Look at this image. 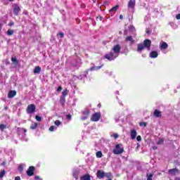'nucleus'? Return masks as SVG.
<instances>
[{"label": "nucleus", "mask_w": 180, "mask_h": 180, "mask_svg": "<svg viewBox=\"0 0 180 180\" xmlns=\"http://www.w3.org/2000/svg\"><path fill=\"white\" fill-rule=\"evenodd\" d=\"M8 1H10L11 2H12V1H13V0H8Z\"/></svg>", "instance_id": "nucleus-51"}, {"label": "nucleus", "mask_w": 180, "mask_h": 180, "mask_svg": "<svg viewBox=\"0 0 180 180\" xmlns=\"http://www.w3.org/2000/svg\"><path fill=\"white\" fill-rule=\"evenodd\" d=\"M67 119H68V120H71V115H67Z\"/></svg>", "instance_id": "nucleus-42"}, {"label": "nucleus", "mask_w": 180, "mask_h": 180, "mask_svg": "<svg viewBox=\"0 0 180 180\" xmlns=\"http://www.w3.org/2000/svg\"><path fill=\"white\" fill-rule=\"evenodd\" d=\"M81 180H91L89 175H84L81 178Z\"/></svg>", "instance_id": "nucleus-23"}, {"label": "nucleus", "mask_w": 180, "mask_h": 180, "mask_svg": "<svg viewBox=\"0 0 180 180\" xmlns=\"http://www.w3.org/2000/svg\"><path fill=\"white\" fill-rule=\"evenodd\" d=\"M5 129H6V125H5L4 124H0V130H1V131H4V130H5Z\"/></svg>", "instance_id": "nucleus-27"}, {"label": "nucleus", "mask_w": 180, "mask_h": 180, "mask_svg": "<svg viewBox=\"0 0 180 180\" xmlns=\"http://www.w3.org/2000/svg\"><path fill=\"white\" fill-rule=\"evenodd\" d=\"M126 41H130L131 43H133V37L131 36H129L126 38Z\"/></svg>", "instance_id": "nucleus-24"}, {"label": "nucleus", "mask_w": 180, "mask_h": 180, "mask_svg": "<svg viewBox=\"0 0 180 180\" xmlns=\"http://www.w3.org/2000/svg\"><path fill=\"white\" fill-rule=\"evenodd\" d=\"M117 94H119V91H117Z\"/></svg>", "instance_id": "nucleus-52"}, {"label": "nucleus", "mask_w": 180, "mask_h": 180, "mask_svg": "<svg viewBox=\"0 0 180 180\" xmlns=\"http://www.w3.org/2000/svg\"><path fill=\"white\" fill-rule=\"evenodd\" d=\"M176 180H180V178H176Z\"/></svg>", "instance_id": "nucleus-50"}, {"label": "nucleus", "mask_w": 180, "mask_h": 180, "mask_svg": "<svg viewBox=\"0 0 180 180\" xmlns=\"http://www.w3.org/2000/svg\"><path fill=\"white\" fill-rule=\"evenodd\" d=\"M162 143H164V139H160L158 141L157 144H162Z\"/></svg>", "instance_id": "nucleus-36"}, {"label": "nucleus", "mask_w": 180, "mask_h": 180, "mask_svg": "<svg viewBox=\"0 0 180 180\" xmlns=\"http://www.w3.org/2000/svg\"><path fill=\"white\" fill-rule=\"evenodd\" d=\"M83 115H84V116H89V110L85 109L83 111Z\"/></svg>", "instance_id": "nucleus-25"}, {"label": "nucleus", "mask_w": 180, "mask_h": 180, "mask_svg": "<svg viewBox=\"0 0 180 180\" xmlns=\"http://www.w3.org/2000/svg\"><path fill=\"white\" fill-rule=\"evenodd\" d=\"M7 34L8 36H12V34H13V30H8L7 31Z\"/></svg>", "instance_id": "nucleus-29"}, {"label": "nucleus", "mask_w": 180, "mask_h": 180, "mask_svg": "<svg viewBox=\"0 0 180 180\" xmlns=\"http://www.w3.org/2000/svg\"><path fill=\"white\" fill-rule=\"evenodd\" d=\"M139 126H141V127L143 126V127H146L147 126V123L146 122H140Z\"/></svg>", "instance_id": "nucleus-35"}, {"label": "nucleus", "mask_w": 180, "mask_h": 180, "mask_svg": "<svg viewBox=\"0 0 180 180\" xmlns=\"http://www.w3.org/2000/svg\"><path fill=\"white\" fill-rule=\"evenodd\" d=\"M68 94V90L65 89L62 92V95L63 96H67V95Z\"/></svg>", "instance_id": "nucleus-31"}, {"label": "nucleus", "mask_w": 180, "mask_h": 180, "mask_svg": "<svg viewBox=\"0 0 180 180\" xmlns=\"http://www.w3.org/2000/svg\"><path fill=\"white\" fill-rule=\"evenodd\" d=\"M41 71V68L39 66H36L34 69V74H40V72Z\"/></svg>", "instance_id": "nucleus-16"}, {"label": "nucleus", "mask_w": 180, "mask_h": 180, "mask_svg": "<svg viewBox=\"0 0 180 180\" xmlns=\"http://www.w3.org/2000/svg\"><path fill=\"white\" fill-rule=\"evenodd\" d=\"M146 33L148 34V33H150V31H149V30H147V31H146Z\"/></svg>", "instance_id": "nucleus-48"}, {"label": "nucleus", "mask_w": 180, "mask_h": 180, "mask_svg": "<svg viewBox=\"0 0 180 180\" xmlns=\"http://www.w3.org/2000/svg\"><path fill=\"white\" fill-rule=\"evenodd\" d=\"M136 140H137V141H141V136H138L136 137Z\"/></svg>", "instance_id": "nucleus-40"}, {"label": "nucleus", "mask_w": 180, "mask_h": 180, "mask_svg": "<svg viewBox=\"0 0 180 180\" xmlns=\"http://www.w3.org/2000/svg\"><path fill=\"white\" fill-rule=\"evenodd\" d=\"M26 110L28 115L34 113V112H36V105L34 104H30L27 105Z\"/></svg>", "instance_id": "nucleus-5"}, {"label": "nucleus", "mask_w": 180, "mask_h": 180, "mask_svg": "<svg viewBox=\"0 0 180 180\" xmlns=\"http://www.w3.org/2000/svg\"><path fill=\"white\" fill-rule=\"evenodd\" d=\"M101 112H96L92 115L91 120L92 122H99V120L101 119Z\"/></svg>", "instance_id": "nucleus-6"}, {"label": "nucleus", "mask_w": 180, "mask_h": 180, "mask_svg": "<svg viewBox=\"0 0 180 180\" xmlns=\"http://www.w3.org/2000/svg\"><path fill=\"white\" fill-rule=\"evenodd\" d=\"M62 89H63V88L61 86H58L57 91L60 92V91H61Z\"/></svg>", "instance_id": "nucleus-41"}, {"label": "nucleus", "mask_w": 180, "mask_h": 180, "mask_svg": "<svg viewBox=\"0 0 180 180\" xmlns=\"http://www.w3.org/2000/svg\"><path fill=\"white\" fill-rule=\"evenodd\" d=\"M137 137V131L135 129H131V139L132 140H134Z\"/></svg>", "instance_id": "nucleus-12"}, {"label": "nucleus", "mask_w": 180, "mask_h": 180, "mask_svg": "<svg viewBox=\"0 0 180 180\" xmlns=\"http://www.w3.org/2000/svg\"><path fill=\"white\" fill-rule=\"evenodd\" d=\"M160 50H166V49H168V44H167V42L162 41L160 44Z\"/></svg>", "instance_id": "nucleus-11"}, {"label": "nucleus", "mask_w": 180, "mask_h": 180, "mask_svg": "<svg viewBox=\"0 0 180 180\" xmlns=\"http://www.w3.org/2000/svg\"><path fill=\"white\" fill-rule=\"evenodd\" d=\"M19 12H20V7L19 6H15L13 8V13L14 14L18 16L19 15Z\"/></svg>", "instance_id": "nucleus-13"}, {"label": "nucleus", "mask_w": 180, "mask_h": 180, "mask_svg": "<svg viewBox=\"0 0 180 180\" xmlns=\"http://www.w3.org/2000/svg\"><path fill=\"white\" fill-rule=\"evenodd\" d=\"M120 19H123V15H120Z\"/></svg>", "instance_id": "nucleus-46"}, {"label": "nucleus", "mask_w": 180, "mask_h": 180, "mask_svg": "<svg viewBox=\"0 0 180 180\" xmlns=\"http://www.w3.org/2000/svg\"><path fill=\"white\" fill-rule=\"evenodd\" d=\"M136 6V0H129L128 2V8L130 9H134V7Z\"/></svg>", "instance_id": "nucleus-8"}, {"label": "nucleus", "mask_w": 180, "mask_h": 180, "mask_svg": "<svg viewBox=\"0 0 180 180\" xmlns=\"http://www.w3.org/2000/svg\"><path fill=\"white\" fill-rule=\"evenodd\" d=\"M11 61L15 64V65H18L19 61H18V59L16 58V56L12 57L11 58Z\"/></svg>", "instance_id": "nucleus-20"}, {"label": "nucleus", "mask_w": 180, "mask_h": 180, "mask_svg": "<svg viewBox=\"0 0 180 180\" xmlns=\"http://www.w3.org/2000/svg\"><path fill=\"white\" fill-rule=\"evenodd\" d=\"M82 120H86V119H88V115H84L83 117H82Z\"/></svg>", "instance_id": "nucleus-39"}, {"label": "nucleus", "mask_w": 180, "mask_h": 180, "mask_svg": "<svg viewBox=\"0 0 180 180\" xmlns=\"http://www.w3.org/2000/svg\"><path fill=\"white\" fill-rule=\"evenodd\" d=\"M96 176H97V178H98V179H103V178H105V176H106V178H109V176H110V174H108L105 173V172H103V170H98V172L96 173Z\"/></svg>", "instance_id": "nucleus-4"}, {"label": "nucleus", "mask_w": 180, "mask_h": 180, "mask_svg": "<svg viewBox=\"0 0 180 180\" xmlns=\"http://www.w3.org/2000/svg\"><path fill=\"white\" fill-rule=\"evenodd\" d=\"M147 180H153V174H147Z\"/></svg>", "instance_id": "nucleus-28"}, {"label": "nucleus", "mask_w": 180, "mask_h": 180, "mask_svg": "<svg viewBox=\"0 0 180 180\" xmlns=\"http://www.w3.org/2000/svg\"><path fill=\"white\" fill-rule=\"evenodd\" d=\"M123 151H124V149L122 144H117L115 148L112 150L113 154L115 155L122 154Z\"/></svg>", "instance_id": "nucleus-3"}, {"label": "nucleus", "mask_w": 180, "mask_h": 180, "mask_svg": "<svg viewBox=\"0 0 180 180\" xmlns=\"http://www.w3.org/2000/svg\"><path fill=\"white\" fill-rule=\"evenodd\" d=\"M15 180H20V177L17 176V177L15 178Z\"/></svg>", "instance_id": "nucleus-44"}, {"label": "nucleus", "mask_w": 180, "mask_h": 180, "mask_svg": "<svg viewBox=\"0 0 180 180\" xmlns=\"http://www.w3.org/2000/svg\"><path fill=\"white\" fill-rule=\"evenodd\" d=\"M54 130H57V128L54 126H51L49 127V131H54Z\"/></svg>", "instance_id": "nucleus-32"}, {"label": "nucleus", "mask_w": 180, "mask_h": 180, "mask_svg": "<svg viewBox=\"0 0 180 180\" xmlns=\"http://www.w3.org/2000/svg\"><path fill=\"white\" fill-rule=\"evenodd\" d=\"M117 9H119V5H116L115 6L112 7L110 11V13H116L117 12Z\"/></svg>", "instance_id": "nucleus-14"}, {"label": "nucleus", "mask_w": 180, "mask_h": 180, "mask_svg": "<svg viewBox=\"0 0 180 180\" xmlns=\"http://www.w3.org/2000/svg\"><path fill=\"white\" fill-rule=\"evenodd\" d=\"M15 96H16V91L11 90L8 92V98H9L10 99H12V98H15Z\"/></svg>", "instance_id": "nucleus-9"}, {"label": "nucleus", "mask_w": 180, "mask_h": 180, "mask_svg": "<svg viewBox=\"0 0 180 180\" xmlns=\"http://www.w3.org/2000/svg\"><path fill=\"white\" fill-rule=\"evenodd\" d=\"M35 119L37 120V122H41V117L39 115H36Z\"/></svg>", "instance_id": "nucleus-33"}, {"label": "nucleus", "mask_w": 180, "mask_h": 180, "mask_svg": "<svg viewBox=\"0 0 180 180\" xmlns=\"http://www.w3.org/2000/svg\"><path fill=\"white\" fill-rule=\"evenodd\" d=\"M35 179H40V177H39V176H36Z\"/></svg>", "instance_id": "nucleus-45"}, {"label": "nucleus", "mask_w": 180, "mask_h": 180, "mask_svg": "<svg viewBox=\"0 0 180 180\" xmlns=\"http://www.w3.org/2000/svg\"><path fill=\"white\" fill-rule=\"evenodd\" d=\"M121 49L122 48L120 47V45L119 44L115 45L112 47V52L111 51L105 54L104 56L105 58H106V60H108L109 61H113V60L119 57V54L120 53Z\"/></svg>", "instance_id": "nucleus-1"}, {"label": "nucleus", "mask_w": 180, "mask_h": 180, "mask_svg": "<svg viewBox=\"0 0 180 180\" xmlns=\"http://www.w3.org/2000/svg\"><path fill=\"white\" fill-rule=\"evenodd\" d=\"M111 137H113L114 139H117V137H119V135L117 134H111Z\"/></svg>", "instance_id": "nucleus-37"}, {"label": "nucleus", "mask_w": 180, "mask_h": 180, "mask_svg": "<svg viewBox=\"0 0 180 180\" xmlns=\"http://www.w3.org/2000/svg\"><path fill=\"white\" fill-rule=\"evenodd\" d=\"M54 124L58 127L60 126V124H61V122H60V120H56Z\"/></svg>", "instance_id": "nucleus-34"}, {"label": "nucleus", "mask_w": 180, "mask_h": 180, "mask_svg": "<svg viewBox=\"0 0 180 180\" xmlns=\"http://www.w3.org/2000/svg\"><path fill=\"white\" fill-rule=\"evenodd\" d=\"M151 46V41L150 39H145L143 44H138L137 52L141 53L142 50L144 49H148V51H150V47Z\"/></svg>", "instance_id": "nucleus-2"}, {"label": "nucleus", "mask_w": 180, "mask_h": 180, "mask_svg": "<svg viewBox=\"0 0 180 180\" xmlns=\"http://www.w3.org/2000/svg\"><path fill=\"white\" fill-rule=\"evenodd\" d=\"M154 116H155L156 117H161V112L158 110H155L154 111Z\"/></svg>", "instance_id": "nucleus-19"}, {"label": "nucleus", "mask_w": 180, "mask_h": 180, "mask_svg": "<svg viewBox=\"0 0 180 180\" xmlns=\"http://www.w3.org/2000/svg\"><path fill=\"white\" fill-rule=\"evenodd\" d=\"M1 28H2V25H1V23H0V30Z\"/></svg>", "instance_id": "nucleus-47"}, {"label": "nucleus", "mask_w": 180, "mask_h": 180, "mask_svg": "<svg viewBox=\"0 0 180 180\" xmlns=\"http://www.w3.org/2000/svg\"><path fill=\"white\" fill-rule=\"evenodd\" d=\"M58 36H59L60 39H63V37H64V33L60 32L58 34Z\"/></svg>", "instance_id": "nucleus-38"}, {"label": "nucleus", "mask_w": 180, "mask_h": 180, "mask_svg": "<svg viewBox=\"0 0 180 180\" xmlns=\"http://www.w3.org/2000/svg\"><path fill=\"white\" fill-rule=\"evenodd\" d=\"M1 165H5V162H3Z\"/></svg>", "instance_id": "nucleus-49"}, {"label": "nucleus", "mask_w": 180, "mask_h": 180, "mask_svg": "<svg viewBox=\"0 0 180 180\" xmlns=\"http://www.w3.org/2000/svg\"><path fill=\"white\" fill-rule=\"evenodd\" d=\"M96 156L97 157V158H102V152L101 151H98L96 153Z\"/></svg>", "instance_id": "nucleus-26"}, {"label": "nucleus", "mask_w": 180, "mask_h": 180, "mask_svg": "<svg viewBox=\"0 0 180 180\" xmlns=\"http://www.w3.org/2000/svg\"><path fill=\"white\" fill-rule=\"evenodd\" d=\"M27 174L28 176H32L34 174V167L31 166L29 167L28 170L27 171Z\"/></svg>", "instance_id": "nucleus-7"}, {"label": "nucleus", "mask_w": 180, "mask_h": 180, "mask_svg": "<svg viewBox=\"0 0 180 180\" xmlns=\"http://www.w3.org/2000/svg\"><path fill=\"white\" fill-rule=\"evenodd\" d=\"M18 131L20 134V133H22L23 134V136H26V132L27 131V130H26L24 128H18Z\"/></svg>", "instance_id": "nucleus-17"}, {"label": "nucleus", "mask_w": 180, "mask_h": 180, "mask_svg": "<svg viewBox=\"0 0 180 180\" xmlns=\"http://www.w3.org/2000/svg\"><path fill=\"white\" fill-rule=\"evenodd\" d=\"M176 19L177 20L180 19V13L176 15Z\"/></svg>", "instance_id": "nucleus-43"}, {"label": "nucleus", "mask_w": 180, "mask_h": 180, "mask_svg": "<svg viewBox=\"0 0 180 180\" xmlns=\"http://www.w3.org/2000/svg\"><path fill=\"white\" fill-rule=\"evenodd\" d=\"M78 174H79V171L78 170H74L73 171V176L77 179L78 178Z\"/></svg>", "instance_id": "nucleus-22"}, {"label": "nucleus", "mask_w": 180, "mask_h": 180, "mask_svg": "<svg viewBox=\"0 0 180 180\" xmlns=\"http://www.w3.org/2000/svg\"><path fill=\"white\" fill-rule=\"evenodd\" d=\"M101 68H102V66H93L89 69V70L90 71H96L98 70H101Z\"/></svg>", "instance_id": "nucleus-18"}, {"label": "nucleus", "mask_w": 180, "mask_h": 180, "mask_svg": "<svg viewBox=\"0 0 180 180\" xmlns=\"http://www.w3.org/2000/svg\"><path fill=\"white\" fill-rule=\"evenodd\" d=\"M37 126H39V124H37V122H34L32 124V125L30 126V129H32V130H34L36 129H37Z\"/></svg>", "instance_id": "nucleus-21"}, {"label": "nucleus", "mask_w": 180, "mask_h": 180, "mask_svg": "<svg viewBox=\"0 0 180 180\" xmlns=\"http://www.w3.org/2000/svg\"><path fill=\"white\" fill-rule=\"evenodd\" d=\"M5 174H6V172H5V170H2L1 172H0V178L5 176Z\"/></svg>", "instance_id": "nucleus-30"}, {"label": "nucleus", "mask_w": 180, "mask_h": 180, "mask_svg": "<svg viewBox=\"0 0 180 180\" xmlns=\"http://www.w3.org/2000/svg\"><path fill=\"white\" fill-rule=\"evenodd\" d=\"M179 172V170H178V169H176V168L171 169L169 170V174H170V175H173V176L176 175V174H178Z\"/></svg>", "instance_id": "nucleus-10"}, {"label": "nucleus", "mask_w": 180, "mask_h": 180, "mask_svg": "<svg viewBox=\"0 0 180 180\" xmlns=\"http://www.w3.org/2000/svg\"><path fill=\"white\" fill-rule=\"evenodd\" d=\"M150 57L151 58H157V57H158V53H157V51H152L150 54Z\"/></svg>", "instance_id": "nucleus-15"}]
</instances>
